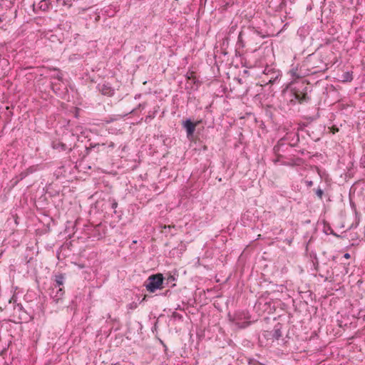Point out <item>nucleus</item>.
Masks as SVG:
<instances>
[{
	"instance_id": "1",
	"label": "nucleus",
	"mask_w": 365,
	"mask_h": 365,
	"mask_svg": "<svg viewBox=\"0 0 365 365\" xmlns=\"http://www.w3.org/2000/svg\"><path fill=\"white\" fill-rule=\"evenodd\" d=\"M312 91L311 85L305 81L292 82L290 84V95L292 98L289 100V104L301 106L308 105L312 102L311 92Z\"/></svg>"
},
{
	"instance_id": "2",
	"label": "nucleus",
	"mask_w": 365,
	"mask_h": 365,
	"mask_svg": "<svg viewBox=\"0 0 365 365\" xmlns=\"http://www.w3.org/2000/svg\"><path fill=\"white\" fill-rule=\"evenodd\" d=\"M115 148V143L110 140H106L105 142H90L88 146L86 147L85 155H88L93 153L97 156L108 155Z\"/></svg>"
},
{
	"instance_id": "3",
	"label": "nucleus",
	"mask_w": 365,
	"mask_h": 365,
	"mask_svg": "<svg viewBox=\"0 0 365 365\" xmlns=\"http://www.w3.org/2000/svg\"><path fill=\"white\" fill-rule=\"evenodd\" d=\"M282 147H286L287 149L289 147V145H285L283 138L279 140L273 148V153L276 155V158L273 160L274 164L281 162L282 165L293 166L297 165V162L301 161L300 158H289L286 155L282 154L281 150Z\"/></svg>"
},
{
	"instance_id": "4",
	"label": "nucleus",
	"mask_w": 365,
	"mask_h": 365,
	"mask_svg": "<svg viewBox=\"0 0 365 365\" xmlns=\"http://www.w3.org/2000/svg\"><path fill=\"white\" fill-rule=\"evenodd\" d=\"M246 41L247 46H249L254 51H257L262 44V40L265 37V35L257 31L254 26H249L245 29Z\"/></svg>"
},
{
	"instance_id": "5",
	"label": "nucleus",
	"mask_w": 365,
	"mask_h": 365,
	"mask_svg": "<svg viewBox=\"0 0 365 365\" xmlns=\"http://www.w3.org/2000/svg\"><path fill=\"white\" fill-rule=\"evenodd\" d=\"M230 320L239 329H245L252 323L251 315L248 311L239 310L233 315L229 314Z\"/></svg>"
},
{
	"instance_id": "6",
	"label": "nucleus",
	"mask_w": 365,
	"mask_h": 365,
	"mask_svg": "<svg viewBox=\"0 0 365 365\" xmlns=\"http://www.w3.org/2000/svg\"><path fill=\"white\" fill-rule=\"evenodd\" d=\"M303 66L307 67L308 71V73H307V75L324 72L327 70V64L320 58L314 59L313 58H309L307 60Z\"/></svg>"
},
{
	"instance_id": "7",
	"label": "nucleus",
	"mask_w": 365,
	"mask_h": 365,
	"mask_svg": "<svg viewBox=\"0 0 365 365\" xmlns=\"http://www.w3.org/2000/svg\"><path fill=\"white\" fill-rule=\"evenodd\" d=\"M163 277L162 274H156L150 275L145 282V286L146 289L154 293L158 289L163 288Z\"/></svg>"
},
{
	"instance_id": "8",
	"label": "nucleus",
	"mask_w": 365,
	"mask_h": 365,
	"mask_svg": "<svg viewBox=\"0 0 365 365\" xmlns=\"http://www.w3.org/2000/svg\"><path fill=\"white\" fill-rule=\"evenodd\" d=\"M281 76L280 71L275 68L267 66L263 71L262 82L267 84H273Z\"/></svg>"
},
{
	"instance_id": "9",
	"label": "nucleus",
	"mask_w": 365,
	"mask_h": 365,
	"mask_svg": "<svg viewBox=\"0 0 365 365\" xmlns=\"http://www.w3.org/2000/svg\"><path fill=\"white\" fill-rule=\"evenodd\" d=\"M185 78L187 80V83L190 85L189 86H186L185 89H189L190 91H197L200 86L201 82L197 78L195 72L193 71H189L186 73Z\"/></svg>"
},
{
	"instance_id": "10",
	"label": "nucleus",
	"mask_w": 365,
	"mask_h": 365,
	"mask_svg": "<svg viewBox=\"0 0 365 365\" xmlns=\"http://www.w3.org/2000/svg\"><path fill=\"white\" fill-rule=\"evenodd\" d=\"M200 123V121H197L193 123L190 118H187L185 120H183L182 123V127L185 129L187 133V137L188 139L192 138L194 133L195 131L196 126Z\"/></svg>"
},
{
	"instance_id": "11",
	"label": "nucleus",
	"mask_w": 365,
	"mask_h": 365,
	"mask_svg": "<svg viewBox=\"0 0 365 365\" xmlns=\"http://www.w3.org/2000/svg\"><path fill=\"white\" fill-rule=\"evenodd\" d=\"M97 88L102 95L107 96H113L114 95V89L109 83H104L103 84H98Z\"/></svg>"
},
{
	"instance_id": "12",
	"label": "nucleus",
	"mask_w": 365,
	"mask_h": 365,
	"mask_svg": "<svg viewBox=\"0 0 365 365\" xmlns=\"http://www.w3.org/2000/svg\"><path fill=\"white\" fill-rule=\"evenodd\" d=\"M63 295L64 290L63 287H51L50 296L55 302L58 303L63 298Z\"/></svg>"
},
{
	"instance_id": "13",
	"label": "nucleus",
	"mask_w": 365,
	"mask_h": 365,
	"mask_svg": "<svg viewBox=\"0 0 365 365\" xmlns=\"http://www.w3.org/2000/svg\"><path fill=\"white\" fill-rule=\"evenodd\" d=\"M296 143H289V144H285V145H289L288 148L287 149L286 147H282L281 150V153L286 155L288 157H292L293 158H295L294 157L296 155L294 153H289L290 148L294 147L297 145V144L299 142V134L296 133Z\"/></svg>"
},
{
	"instance_id": "14",
	"label": "nucleus",
	"mask_w": 365,
	"mask_h": 365,
	"mask_svg": "<svg viewBox=\"0 0 365 365\" xmlns=\"http://www.w3.org/2000/svg\"><path fill=\"white\" fill-rule=\"evenodd\" d=\"M51 5V0H41L36 7V5L33 4L34 11L36 12L38 10L42 11H47Z\"/></svg>"
},
{
	"instance_id": "15",
	"label": "nucleus",
	"mask_w": 365,
	"mask_h": 365,
	"mask_svg": "<svg viewBox=\"0 0 365 365\" xmlns=\"http://www.w3.org/2000/svg\"><path fill=\"white\" fill-rule=\"evenodd\" d=\"M282 324L278 323L274 327L272 331H266L267 336H272L275 340H278L282 336Z\"/></svg>"
},
{
	"instance_id": "16",
	"label": "nucleus",
	"mask_w": 365,
	"mask_h": 365,
	"mask_svg": "<svg viewBox=\"0 0 365 365\" xmlns=\"http://www.w3.org/2000/svg\"><path fill=\"white\" fill-rule=\"evenodd\" d=\"M51 147L54 150H57L58 151H66L68 150L70 152L72 150L71 148H68V146L65 143H63V142H61L59 140H53L51 143Z\"/></svg>"
},
{
	"instance_id": "17",
	"label": "nucleus",
	"mask_w": 365,
	"mask_h": 365,
	"mask_svg": "<svg viewBox=\"0 0 365 365\" xmlns=\"http://www.w3.org/2000/svg\"><path fill=\"white\" fill-rule=\"evenodd\" d=\"M274 338L272 336H267L266 331L259 336V341L262 345L269 346L274 341Z\"/></svg>"
},
{
	"instance_id": "18",
	"label": "nucleus",
	"mask_w": 365,
	"mask_h": 365,
	"mask_svg": "<svg viewBox=\"0 0 365 365\" xmlns=\"http://www.w3.org/2000/svg\"><path fill=\"white\" fill-rule=\"evenodd\" d=\"M246 41V33L245 30H242L239 35H238V39H237V44L241 46L242 48H244L247 46Z\"/></svg>"
},
{
	"instance_id": "19",
	"label": "nucleus",
	"mask_w": 365,
	"mask_h": 365,
	"mask_svg": "<svg viewBox=\"0 0 365 365\" xmlns=\"http://www.w3.org/2000/svg\"><path fill=\"white\" fill-rule=\"evenodd\" d=\"M64 282V277L63 274H58L55 276V282L53 284L52 287H63Z\"/></svg>"
},
{
	"instance_id": "20",
	"label": "nucleus",
	"mask_w": 365,
	"mask_h": 365,
	"mask_svg": "<svg viewBox=\"0 0 365 365\" xmlns=\"http://www.w3.org/2000/svg\"><path fill=\"white\" fill-rule=\"evenodd\" d=\"M290 74L292 77H295L296 78L301 79L305 75H307L306 73H302L301 71L298 72V68H292L290 71Z\"/></svg>"
},
{
	"instance_id": "21",
	"label": "nucleus",
	"mask_w": 365,
	"mask_h": 365,
	"mask_svg": "<svg viewBox=\"0 0 365 365\" xmlns=\"http://www.w3.org/2000/svg\"><path fill=\"white\" fill-rule=\"evenodd\" d=\"M353 72L352 71H346L342 74L341 81L343 82H351L353 80Z\"/></svg>"
},
{
	"instance_id": "22",
	"label": "nucleus",
	"mask_w": 365,
	"mask_h": 365,
	"mask_svg": "<svg viewBox=\"0 0 365 365\" xmlns=\"http://www.w3.org/2000/svg\"><path fill=\"white\" fill-rule=\"evenodd\" d=\"M39 170V165H34L30 167H29L27 169L25 170L27 176L34 173L37 170Z\"/></svg>"
},
{
	"instance_id": "23",
	"label": "nucleus",
	"mask_w": 365,
	"mask_h": 365,
	"mask_svg": "<svg viewBox=\"0 0 365 365\" xmlns=\"http://www.w3.org/2000/svg\"><path fill=\"white\" fill-rule=\"evenodd\" d=\"M315 194L320 198L322 199L323 196H327V195L324 194V192L322 189L320 187H318L317 189H314Z\"/></svg>"
},
{
	"instance_id": "24",
	"label": "nucleus",
	"mask_w": 365,
	"mask_h": 365,
	"mask_svg": "<svg viewBox=\"0 0 365 365\" xmlns=\"http://www.w3.org/2000/svg\"><path fill=\"white\" fill-rule=\"evenodd\" d=\"M19 182H20V180L18 179V177L14 178L11 180V187H14L15 186H16Z\"/></svg>"
},
{
	"instance_id": "25",
	"label": "nucleus",
	"mask_w": 365,
	"mask_h": 365,
	"mask_svg": "<svg viewBox=\"0 0 365 365\" xmlns=\"http://www.w3.org/2000/svg\"><path fill=\"white\" fill-rule=\"evenodd\" d=\"M16 177H18V179L21 181V180H24V178H26L27 177V175H26V171L24 170L21 173H20V174L19 175H17Z\"/></svg>"
},
{
	"instance_id": "26",
	"label": "nucleus",
	"mask_w": 365,
	"mask_h": 365,
	"mask_svg": "<svg viewBox=\"0 0 365 365\" xmlns=\"http://www.w3.org/2000/svg\"><path fill=\"white\" fill-rule=\"evenodd\" d=\"M53 70L58 71V73L56 75V76H55V78H57L59 81H62L63 76H62V73H61L59 69H57V68H53Z\"/></svg>"
},
{
	"instance_id": "27",
	"label": "nucleus",
	"mask_w": 365,
	"mask_h": 365,
	"mask_svg": "<svg viewBox=\"0 0 365 365\" xmlns=\"http://www.w3.org/2000/svg\"><path fill=\"white\" fill-rule=\"evenodd\" d=\"M137 303L135 302H131L128 305V309H135L137 308Z\"/></svg>"
},
{
	"instance_id": "28",
	"label": "nucleus",
	"mask_w": 365,
	"mask_h": 365,
	"mask_svg": "<svg viewBox=\"0 0 365 365\" xmlns=\"http://www.w3.org/2000/svg\"><path fill=\"white\" fill-rule=\"evenodd\" d=\"M305 184H306L307 187H312L313 185V181L310 180H306Z\"/></svg>"
},
{
	"instance_id": "29",
	"label": "nucleus",
	"mask_w": 365,
	"mask_h": 365,
	"mask_svg": "<svg viewBox=\"0 0 365 365\" xmlns=\"http://www.w3.org/2000/svg\"><path fill=\"white\" fill-rule=\"evenodd\" d=\"M328 232H329L330 234H332L334 235H336L335 233H334L332 229L330 227H328L327 229L325 230V232L328 234Z\"/></svg>"
},
{
	"instance_id": "30",
	"label": "nucleus",
	"mask_w": 365,
	"mask_h": 365,
	"mask_svg": "<svg viewBox=\"0 0 365 365\" xmlns=\"http://www.w3.org/2000/svg\"><path fill=\"white\" fill-rule=\"evenodd\" d=\"M305 151L306 150L304 149H302V150H294V152L300 153L301 155H304L305 153Z\"/></svg>"
},
{
	"instance_id": "31",
	"label": "nucleus",
	"mask_w": 365,
	"mask_h": 365,
	"mask_svg": "<svg viewBox=\"0 0 365 365\" xmlns=\"http://www.w3.org/2000/svg\"><path fill=\"white\" fill-rule=\"evenodd\" d=\"M344 257L345 259H349V258H350V255H349V253H345V254L344 255Z\"/></svg>"
},
{
	"instance_id": "32",
	"label": "nucleus",
	"mask_w": 365,
	"mask_h": 365,
	"mask_svg": "<svg viewBox=\"0 0 365 365\" xmlns=\"http://www.w3.org/2000/svg\"><path fill=\"white\" fill-rule=\"evenodd\" d=\"M168 281L171 282V281H174L175 280V277L172 275H170L168 279Z\"/></svg>"
},
{
	"instance_id": "33",
	"label": "nucleus",
	"mask_w": 365,
	"mask_h": 365,
	"mask_svg": "<svg viewBox=\"0 0 365 365\" xmlns=\"http://www.w3.org/2000/svg\"><path fill=\"white\" fill-rule=\"evenodd\" d=\"M138 107H139V108H144L145 107V103H140V104L138 105Z\"/></svg>"
},
{
	"instance_id": "34",
	"label": "nucleus",
	"mask_w": 365,
	"mask_h": 365,
	"mask_svg": "<svg viewBox=\"0 0 365 365\" xmlns=\"http://www.w3.org/2000/svg\"><path fill=\"white\" fill-rule=\"evenodd\" d=\"M153 118V117H152L151 115H148V116H146V119H145V120H147V119H148V118Z\"/></svg>"
},
{
	"instance_id": "35",
	"label": "nucleus",
	"mask_w": 365,
	"mask_h": 365,
	"mask_svg": "<svg viewBox=\"0 0 365 365\" xmlns=\"http://www.w3.org/2000/svg\"><path fill=\"white\" fill-rule=\"evenodd\" d=\"M112 205H113V206L118 205V203L114 202L112 203Z\"/></svg>"
},
{
	"instance_id": "36",
	"label": "nucleus",
	"mask_w": 365,
	"mask_h": 365,
	"mask_svg": "<svg viewBox=\"0 0 365 365\" xmlns=\"http://www.w3.org/2000/svg\"><path fill=\"white\" fill-rule=\"evenodd\" d=\"M354 207V210H354V212L355 213H356V211L355 207Z\"/></svg>"
},
{
	"instance_id": "37",
	"label": "nucleus",
	"mask_w": 365,
	"mask_h": 365,
	"mask_svg": "<svg viewBox=\"0 0 365 365\" xmlns=\"http://www.w3.org/2000/svg\"><path fill=\"white\" fill-rule=\"evenodd\" d=\"M290 2L293 3L294 1V0H289Z\"/></svg>"
},
{
	"instance_id": "38",
	"label": "nucleus",
	"mask_w": 365,
	"mask_h": 365,
	"mask_svg": "<svg viewBox=\"0 0 365 365\" xmlns=\"http://www.w3.org/2000/svg\"><path fill=\"white\" fill-rule=\"evenodd\" d=\"M292 141H293V143H296V140H294V139H292Z\"/></svg>"
},
{
	"instance_id": "39",
	"label": "nucleus",
	"mask_w": 365,
	"mask_h": 365,
	"mask_svg": "<svg viewBox=\"0 0 365 365\" xmlns=\"http://www.w3.org/2000/svg\"><path fill=\"white\" fill-rule=\"evenodd\" d=\"M292 141H293V143H296V140H294V139H292Z\"/></svg>"
}]
</instances>
